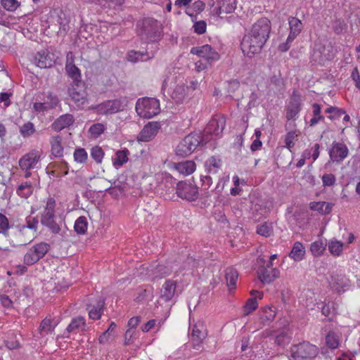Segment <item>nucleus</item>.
<instances>
[{"label":"nucleus","instance_id":"obj_37","mask_svg":"<svg viewBox=\"0 0 360 360\" xmlns=\"http://www.w3.org/2000/svg\"><path fill=\"white\" fill-rule=\"evenodd\" d=\"M238 277V271L233 267H229L226 269L225 278L230 290L235 289Z\"/></svg>","mask_w":360,"mask_h":360},{"label":"nucleus","instance_id":"obj_64","mask_svg":"<svg viewBox=\"0 0 360 360\" xmlns=\"http://www.w3.org/2000/svg\"><path fill=\"white\" fill-rule=\"evenodd\" d=\"M48 103V106L49 109L54 108L59 103V100L56 95L52 94H49L47 96V101H46Z\"/></svg>","mask_w":360,"mask_h":360},{"label":"nucleus","instance_id":"obj_55","mask_svg":"<svg viewBox=\"0 0 360 360\" xmlns=\"http://www.w3.org/2000/svg\"><path fill=\"white\" fill-rule=\"evenodd\" d=\"M10 229L8 218L3 214L0 213V233L7 236Z\"/></svg>","mask_w":360,"mask_h":360},{"label":"nucleus","instance_id":"obj_35","mask_svg":"<svg viewBox=\"0 0 360 360\" xmlns=\"http://www.w3.org/2000/svg\"><path fill=\"white\" fill-rule=\"evenodd\" d=\"M305 255V248L300 242H295L289 253V257L295 262L302 261Z\"/></svg>","mask_w":360,"mask_h":360},{"label":"nucleus","instance_id":"obj_31","mask_svg":"<svg viewBox=\"0 0 360 360\" xmlns=\"http://www.w3.org/2000/svg\"><path fill=\"white\" fill-rule=\"evenodd\" d=\"M62 141V137L59 135L53 136L50 139L51 151L52 155L56 158H60L63 155L64 148Z\"/></svg>","mask_w":360,"mask_h":360},{"label":"nucleus","instance_id":"obj_16","mask_svg":"<svg viewBox=\"0 0 360 360\" xmlns=\"http://www.w3.org/2000/svg\"><path fill=\"white\" fill-rule=\"evenodd\" d=\"M161 125L158 122H149L137 135L139 142H148L153 139L158 133Z\"/></svg>","mask_w":360,"mask_h":360},{"label":"nucleus","instance_id":"obj_47","mask_svg":"<svg viewBox=\"0 0 360 360\" xmlns=\"http://www.w3.org/2000/svg\"><path fill=\"white\" fill-rule=\"evenodd\" d=\"M75 231L79 234H84L87 229V221L85 217H79L74 226Z\"/></svg>","mask_w":360,"mask_h":360},{"label":"nucleus","instance_id":"obj_59","mask_svg":"<svg viewBox=\"0 0 360 360\" xmlns=\"http://www.w3.org/2000/svg\"><path fill=\"white\" fill-rule=\"evenodd\" d=\"M297 136L295 131H290L285 135V147L291 150V148L294 146L295 143L294 141Z\"/></svg>","mask_w":360,"mask_h":360},{"label":"nucleus","instance_id":"obj_17","mask_svg":"<svg viewBox=\"0 0 360 360\" xmlns=\"http://www.w3.org/2000/svg\"><path fill=\"white\" fill-rule=\"evenodd\" d=\"M313 60L319 63H323L326 60H329L333 58L332 47L330 44H317L312 53Z\"/></svg>","mask_w":360,"mask_h":360},{"label":"nucleus","instance_id":"obj_53","mask_svg":"<svg viewBox=\"0 0 360 360\" xmlns=\"http://www.w3.org/2000/svg\"><path fill=\"white\" fill-rule=\"evenodd\" d=\"M91 157L98 163L102 162L104 157V152L99 146H94L91 150Z\"/></svg>","mask_w":360,"mask_h":360},{"label":"nucleus","instance_id":"obj_36","mask_svg":"<svg viewBox=\"0 0 360 360\" xmlns=\"http://www.w3.org/2000/svg\"><path fill=\"white\" fill-rule=\"evenodd\" d=\"M129 151L124 148L117 150L112 158V164L115 168H120L129 160Z\"/></svg>","mask_w":360,"mask_h":360},{"label":"nucleus","instance_id":"obj_7","mask_svg":"<svg viewBox=\"0 0 360 360\" xmlns=\"http://www.w3.org/2000/svg\"><path fill=\"white\" fill-rule=\"evenodd\" d=\"M162 91H167L176 102H181L188 94L184 83L182 81L177 83L173 79L170 82L169 79L164 81Z\"/></svg>","mask_w":360,"mask_h":360},{"label":"nucleus","instance_id":"obj_15","mask_svg":"<svg viewBox=\"0 0 360 360\" xmlns=\"http://www.w3.org/2000/svg\"><path fill=\"white\" fill-rule=\"evenodd\" d=\"M191 53L203 58L208 63L217 61L219 59V54L209 44L191 48Z\"/></svg>","mask_w":360,"mask_h":360},{"label":"nucleus","instance_id":"obj_19","mask_svg":"<svg viewBox=\"0 0 360 360\" xmlns=\"http://www.w3.org/2000/svg\"><path fill=\"white\" fill-rule=\"evenodd\" d=\"M301 96L297 92L294 91L286 108V118L288 120L295 119L301 110Z\"/></svg>","mask_w":360,"mask_h":360},{"label":"nucleus","instance_id":"obj_46","mask_svg":"<svg viewBox=\"0 0 360 360\" xmlns=\"http://www.w3.org/2000/svg\"><path fill=\"white\" fill-rule=\"evenodd\" d=\"M328 250L334 256H339L343 250V243L336 239L331 240L328 243Z\"/></svg>","mask_w":360,"mask_h":360},{"label":"nucleus","instance_id":"obj_1","mask_svg":"<svg viewBox=\"0 0 360 360\" xmlns=\"http://www.w3.org/2000/svg\"><path fill=\"white\" fill-rule=\"evenodd\" d=\"M135 110L139 117L150 119L160 113V102L155 98H141L136 103Z\"/></svg>","mask_w":360,"mask_h":360},{"label":"nucleus","instance_id":"obj_8","mask_svg":"<svg viewBox=\"0 0 360 360\" xmlns=\"http://www.w3.org/2000/svg\"><path fill=\"white\" fill-rule=\"evenodd\" d=\"M290 33L285 42L278 46V49L285 52L290 48L292 42L297 38L303 29V24L300 20L295 17L288 18Z\"/></svg>","mask_w":360,"mask_h":360},{"label":"nucleus","instance_id":"obj_52","mask_svg":"<svg viewBox=\"0 0 360 360\" xmlns=\"http://www.w3.org/2000/svg\"><path fill=\"white\" fill-rule=\"evenodd\" d=\"M138 337V332L134 328H129L124 334V345H129L134 342Z\"/></svg>","mask_w":360,"mask_h":360},{"label":"nucleus","instance_id":"obj_58","mask_svg":"<svg viewBox=\"0 0 360 360\" xmlns=\"http://www.w3.org/2000/svg\"><path fill=\"white\" fill-rule=\"evenodd\" d=\"M34 132V124L30 122L24 124L20 128V133L23 136H30Z\"/></svg>","mask_w":360,"mask_h":360},{"label":"nucleus","instance_id":"obj_40","mask_svg":"<svg viewBox=\"0 0 360 360\" xmlns=\"http://www.w3.org/2000/svg\"><path fill=\"white\" fill-rule=\"evenodd\" d=\"M70 96L77 106H82L86 102L84 91H78L75 88L70 89Z\"/></svg>","mask_w":360,"mask_h":360},{"label":"nucleus","instance_id":"obj_33","mask_svg":"<svg viewBox=\"0 0 360 360\" xmlns=\"http://www.w3.org/2000/svg\"><path fill=\"white\" fill-rule=\"evenodd\" d=\"M55 204V200L52 198H49L47 200L44 212L41 219V222L42 224L54 220Z\"/></svg>","mask_w":360,"mask_h":360},{"label":"nucleus","instance_id":"obj_24","mask_svg":"<svg viewBox=\"0 0 360 360\" xmlns=\"http://www.w3.org/2000/svg\"><path fill=\"white\" fill-rule=\"evenodd\" d=\"M205 328L202 323H198L193 326L191 332V342L193 347L195 349H199L205 338Z\"/></svg>","mask_w":360,"mask_h":360},{"label":"nucleus","instance_id":"obj_18","mask_svg":"<svg viewBox=\"0 0 360 360\" xmlns=\"http://www.w3.org/2000/svg\"><path fill=\"white\" fill-rule=\"evenodd\" d=\"M65 71L68 75L78 85L81 82L82 74L80 70L75 65V56L72 51L66 55Z\"/></svg>","mask_w":360,"mask_h":360},{"label":"nucleus","instance_id":"obj_60","mask_svg":"<svg viewBox=\"0 0 360 360\" xmlns=\"http://www.w3.org/2000/svg\"><path fill=\"white\" fill-rule=\"evenodd\" d=\"M326 112L333 114L334 115H330L328 118L333 120L335 117H340L342 115L345 114V111L342 109H340L335 107H330L326 110Z\"/></svg>","mask_w":360,"mask_h":360},{"label":"nucleus","instance_id":"obj_28","mask_svg":"<svg viewBox=\"0 0 360 360\" xmlns=\"http://www.w3.org/2000/svg\"><path fill=\"white\" fill-rule=\"evenodd\" d=\"M74 121L75 119L72 115L65 114L60 116L51 124V128L55 131H60L71 126Z\"/></svg>","mask_w":360,"mask_h":360},{"label":"nucleus","instance_id":"obj_61","mask_svg":"<svg viewBox=\"0 0 360 360\" xmlns=\"http://www.w3.org/2000/svg\"><path fill=\"white\" fill-rule=\"evenodd\" d=\"M206 23L203 20L198 21L193 25L194 31L198 34H202L206 31Z\"/></svg>","mask_w":360,"mask_h":360},{"label":"nucleus","instance_id":"obj_44","mask_svg":"<svg viewBox=\"0 0 360 360\" xmlns=\"http://www.w3.org/2000/svg\"><path fill=\"white\" fill-rule=\"evenodd\" d=\"M326 246V244L322 240H316L311 244L310 251L314 257H319L323 253Z\"/></svg>","mask_w":360,"mask_h":360},{"label":"nucleus","instance_id":"obj_50","mask_svg":"<svg viewBox=\"0 0 360 360\" xmlns=\"http://www.w3.org/2000/svg\"><path fill=\"white\" fill-rule=\"evenodd\" d=\"M275 316V311L271 307H266L262 311L261 319L264 323H269L274 320Z\"/></svg>","mask_w":360,"mask_h":360},{"label":"nucleus","instance_id":"obj_9","mask_svg":"<svg viewBox=\"0 0 360 360\" xmlns=\"http://www.w3.org/2000/svg\"><path fill=\"white\" fill-rule=\"evenodd\" d=\"M49 245L46 243H40L31 248L24 256V263L32 265L42 258L49 250Z\"/></svg>","mask_w":360,"mask_h":360},{"label":"nucleus","instance_id":"obj_13","mask_svg":"<svg viewBox=\"0 0 360 360\" xmlns=\"http://www.w3.org/2000/svg\"><path fill=\"white\" fill-rule=\"evenodd\" d=\"M330 161L342 162L349 155V148L344 143L333 141L328 152Z\"/></svg>","mask_w":360,"mask_h":360},{"label":"nucleus","instance_id":"obj_43","mask_svg":"<svg viewBox=\"0 0 360 360\" xmlns=\"http://www.w3.org/2000/svg\"><path fill=\"white\" fill-rule=\"evenodd\" d=\"M50 167L54 169L51 171V174L54 176H64L68 173V164L64 161L60 162L59 164L54 163Z\"/></svg>","mask_w":360,"mask_h":360},{"label":"nucleus","instance_id":"obj_63","mask_svg":"<svg viewBox=\"0 0 360 360\" xmlns=\"http://www.w3.org/2000/svg\"><path fill=\"white\" fill-rule=\"evenodd\" d=\"M322 181L324 186H333L335 181V176L332 174H326L322 176Z\"/></svg>","mask_w":360,"mask_h":360},{"label":"nucleus","instance_id":"obj_29","mask_svg":"<svg viewBox=\"0 0 360 360\" xmlns=\"http://www.w3.org/2000/svg\"><path fill=\"white\" fill-rule=\"evenodd\" d=\"M172 272V269L164 264H158L148 271V276L152 281L162 278L169 276Z\"/></svg>","mask_w":360,"mask_h":360},{"label":"nucleus","instance_id":"obj_3","mask_svg":"<svg viewBox=\"0 0 360 360\" xmlns=\"http://www.w3.org/2000/svg\"><path fill=\"white\" fill-rule=\"evenodd\" d=\"M207 143L205 136L200 134L193 133L186 136L176 148V153L181 156H187L191 154L201 143Z\"/></svg>","mask_w":360,"mask_h":360},{"label":"nucleus","instance_id":"obj_5","mask_svg":"<svg viewBox=\"0 0 360 360\" xmlns=\"http://www.w3.org/2000/svg\"><path fill=\"white\" fill-rule=\"evenodd\" d=\"M291 356L295 360H308L315 358L319 349L309 342H302L291 347Z\"/></svg>","mask_w":360,"mask_h":360},{"label":"nucleus","instance_id":"obj_30","mask_svg":"<svg viewBox=\"0 0 360 360\" xmlns=\"http://www.w3.org/2000/svg\"><path fill=\"white\" fill-rule=\"evenodd\" d=\"M348 279L342 274L333 275L329 281L330 287L337 292L345 290V288L348 286Z\"/></svg>","mask_w":360,"mask_h":360},{"label":"nucleus","instance_id":"obj_26","mask_svg":"<svg viewBox=\"0 0 360 360\" xmlns=\"http://www.w3.org/2000/svg\"><path fill=\"white\" fill-rule=\"evenodd\" d=\"M58 321L51 317V316H46L40 323L39 328V333L41 336H46L53 334L55 328L58 326Z\"/></svg>","mask_w":360,"mask_h":360},{"label":"nucleus","instance_id":"obj_41","mask_svg":"<svg viewBox=\"0 0 360 360\" xmlns=\"http://www.w3.org/2000/svg\"><path fill=\"white\" fill-rule=\"evenodd\" d=\"M205 165L209 173L216 174L221 166V161L215 157H210L205 161Z\"/></svg>","mask_w":360,"mask_h":360},{"label":"nucleus","instance_id":"obj_21","mask_svg":"<svg viewBox=\"0 0 360 360\" xmlns=\"http://www.w3.org/2000/svg\"><path fill=\"white\" fill-rule=\"evenodd\" d=\"M40 159V153L37 150H32L19 160V165L22 170H30L36 167Z\"/></svg>","mask_w":360,"mask_h":360},{"label":"nucleus","instance_id":"obj_11","mask_svg":"<svg viewBox=\"0 0 360 360\" xmlns=\"http://www.w3.org/2000/svg\"><path fill=\"white\" fill-rule=\"evenodd\" d=\"M271 30V21L267 18H261L252 25L249 32L266 42L269 38Z\"/></svg>","mask_w":360,"mask_h":360},{"label":"nucleus","instance_id":"obj_14","mask_svg":"<svg viewBox=\"0 0 360 360\" xmlns=\"http://www.w3.org/2000/svg\"><path fill=\"white\" fill-rule=\"evenodd\" d=\"M258 278L263 283H270L275 278L280 276V271L276 268H273L271 262L266 266H260L257 270Z\"/></svg>","mask_w":360,"mask_h":360},{"label":"nucleus","instance_id":"obj_39","mask_svg":"<svg viewBox=\"0 0 360 360\" xmlns=\"http://www.w3.org/2000/svg\"><path fill=\"white\" fill-rule=\"evenodd\" d=\"M104 307V301L100 300L96 305H89L88 307L89 316L93 320H98L101 318Z\"/></svg>","mask_w":360,"mask_h":360},{"label":"nucleus","instance_id":"obj_22","mask_svg":"<svg viewBox=\"0 0 360 360\" xmlns=\"http://www.w3.org/2000/svg\"><path fill=\"white\" fill-rule=\"evenodd\" d=\"M236 8V0H219L217 6L212 12L217 15L233 13Z\"/></svg>","mask_w":360,"mask_h":360},{"label":"nucleus","instance_id":"obj_42","mask_svg":"<svg viewBox=\"0 0 360 360\" xmlns=\"http://www.w3.org/2000/svg\"><path fill=\"white\" fill-rule=\"evenodd\" d=\"M33 192V186L32 184L29 182L26 181L25 183H22L17 188L16 193L17 194L21 197L27 198L30 197Z\"/></svg>","mask_w":360,"mask_h":360},{"label":"nucleus","instance_id":"obj_23","mask_svg":"<svg viewBox=\"0 0 360 360\" xmlns=\"http://www.w3.org/2000/svg\"><path fill=\"white\" fill-rule=\"evenodd\" d=\"M86 330V324L85 319L82 316H77L72 319L70 324L68 326L66 330L64 333V337L69 338L68 334H76L79 332L85 331Z\"/></svg>","mask_w":360,"mask_h":360},{"label":"nucleus","instance_id":"obj_38","mask_svg":"<svg viewBox=\"0 0 360 360\" xmlns=\"http://www.w3.org/2000/svg\"><path fill=\"white\" fill-rule=\"evenodd\" d=\"M311 210L318 211L322 214H329L333 207V205L326 202H311L309 205Z\"/></svg>","mask_w":360,"mask_h":360},{"label":"nucleus","instance_id":"obj_49","mask_svg":"<svg viewBox=\"0 0 360 360\" xmlns=\"http://www.w3.org/2000/svg\"><path fill=\"white\" fill-rule=\"evenodd\" d=\"M328 347L331 349H336L339 346V338L334 332H329L326 338Z\"/></svg>","mask_w":360,"mask_h":360},{"label":"nucleus","instance_id":"obj_45","mask_svg":"<svg viewBox=\"0 0 360 360\" xmlns=\"http://www.w3.org/2000/svg\"><path fill=\"white\" fill-rule=\"evenodd\" d=\"M163 324L164 320L162 319H151L141 327V330L144 333H147L153 328H157V330H159Z\"/></svg>","mask_w":360,"mask_h":360},{"label":"nucleus","instance_id":"obj_54","mask_svg":"<svg viewBox=\"0 0 360 360\" xmlns=\"http://www.w3.org/2000/svg\"><path fill=\"white\" fill-rule=\"evenodd\" d=\"M104 130H105V127L103 124L96 123V124H93L90 127L89 131L91 134V137L97 138L101 134H102L103 133Z\"/></svg>","mask_w":360,"mask_h":360},{"label":"nucleus","instance_id":"obj_2","mask_svg":"<svg viewBox=\"0 0 360 360\" xmlns=\"http://www.w3.org/2000/svg\"><path fill=\"white\" fill-rule=\"evenodd\" d=\"M138 34L143 39L151 42L156 41L161 35L160 24L152 18L144 19L138 25Z\"/></svg>","mask_w":360,"mask_h":360},{"label":"nucleus","instance_id":"obj_10","mask_svg":"<svg viewBox=\"0 0 360 360\" xmlns=\"http://www.w3.org/2000/svg\"><path fill=\"white\" fill-rule=\"evenodd\" d=\"M226 126V118L222 115H216L209 122L205 129L204 135L210 141L209 135L219 136L224 131Z\"/></svg>","mask_w":360,"mask_h":360},{"label":"nucleus","instance_id":"obj_56","mask_svg":"<svg viewBox=\"0 0 360 360\" xmlns=\"http://www.w3.org/2000/svg\"><path fill=\"white\" fill-rule=\"evenodd\" d=\"M2 6L8 11H15L20 6L17 0H1Z\"/></svg>","mask_w":360,"mask_h":360},{"label":"nucleus","instance_id":"obj_27","mask_svg":"<svg viewBox=\"0 0 360 360\" xmlns=\"http://www.w3.org/2000/svg\"><path fill=\"white\" fill-rule=\"evenodd\" d=\"M172 168L183 176H188L195 170V163L191 160L172 163Z\"/></svg>","mask_w":360,"mask_h":360},{"label":"nucleus","instance_id":"obj_6","mask_svg":"<svg viewBox=\"0 0 360 360\" xmlns=\"http://www.w3.org/2000/svg\"><path fill=\"white\" fill-rule=\"evenodd\" d=\"M265 43V41L248 32L243 37L240 47L243 53L248 57L251 58L260 52Z\"/></svg>","mask_w":360,"mask_h":360},{"label":"nucleus","instance_id":"obj_12","mask_svg":"<svg viewBox=\"0 0 360 360\" xmlns=\"http://www.w3.org/2000/svg\"><path fill=\"white\" fill-rule=\"evenodd\" d=\"M176 192L179 197L189 201L195 200L198 197V187L186 181L178 183Z\"/></svg>","mask_w":360,"mask_h":360},{"label":"nucleus","instance_id":"obj_25","mask_svg":"<svg viewBox=\"0 0 360 360\" xmlns=\"http://www.w3.org/2000/svg\"><path fill=\"white\" fill-rule=\"evenodd\" d=\"M176 292V282L173 280H167L162 285L160 291V298L165 302L171 301Z\"/></svg>","mask_w":360,"mask_h":360},{"label":"nucleus","instance_id":"obj_34","mask_svg":"<svg viewBox=\"0 0 360 360\" xmlns=\"http://www.w3.org/2000/svg\"><path fill=\"white\" fill-rule=\"evenodd\" d=\"M37 221L33 220L27 221V226H23L22 229H20V234L21 235H26L28 236L27 240H25V243H30L35 236V232L37 227Z\"/></svg>","mask_w":360,"mask_h":360},{"label":"nucleus","instance_id":"obj_20","mask_svg":"<svg viewBox=\"0 0 360 360\" xmlns=\"http://www.w3.org/2000/svg\"><path fill=\"white\" fill-rule=\"evenodd\" d=\"M55 56L47 50L37 53L34 59V63L40 68H51L55 63Z\"/></svg>","mask_w":360,"mask_h":360},{"label":"nucleus","instance_id":"obj_57","mask_svg":"<svg viewBox=\"0 0 360 360\" xmlns=\"http://www.w3.org/2000/svg\"><path fill=\"white\" fill-rule=\"evenodd\" d=\"M258 307V302L256 300L255 297H252L250 298L247 302L246 304L244 307V310L245 314H249L252 312V311L255 310Z\"/></svg>","mask_w":360,"mask_h":360},{"label":"nucleus","instance_id":"obj_62","mask_svg":"<svg viewBox=\"0 0 360 360\" xmlns=\"http://www.w3.org/2000/svg\"><path fill=\"white\" fill-rule=\"evenodd\" d=\"M33 109L36 112L38 113L44 112L45 111L50 110L48 106V103H46V101L44 103H34L33 104Z\"/></svg>","mask_w":360,"mask_h":360},{"label":"nucleus","instance_id":"obj_51","mask_svg":"<svg viewBox=\"0 0 360 360\" xmlns=\"http://www.w3.org/2000/svg\"><path fill=\"white\" fill-rule=\"evenodd\" d=\"M74 160L77 163H84L87 160V153L82 148L75 149L73 154Z\"/></svg>","mask_w":360,"mask_h":360},{"label":"nucleus","instance_id":"obj_48","mask_svg":"<svg viewBox=\"0 0 360 360\" xmlns=\"http://www.w3.org/2000/svg\"><path fill=\"white\" fill-rule=\"evenodd\" d=\"M257 233L264 237H269L273 233V227L271 224L264 223L257 227Z\"/></svg>","mask_w":360,"mask_h":360},{"label":"nucleus","instance_id":"obj_4","mask_svg":"<svg viewBox=\"0 0 360 360\" xmlns=\"http://www.w3.org/2000/svg\"><path fill=\"white\" fill-rule=\"evenodd\" d=\"M129 99L127 96H120L112 100H108L98 104L94 108L100 115L115 114L122 111L129 103Z\"/></svg>","mask_w":360,"mask_h":360},{"label":"nucleus","instance_id":"obj_32","mask_svg":"<svg viewBox=\"0 0 360 360\" xmlns=\"http://www.w3.org/2000/svg\"><path fill=\"white\" fill-rule=\"evenodd\" d=\"M154 56L153 53H149L148 51L142 52V51H131L128 53L127 59L131 63H138L143 62L152 58Z\"/></svg>","mask_w":360,"mask_h":360}]
</instances>
